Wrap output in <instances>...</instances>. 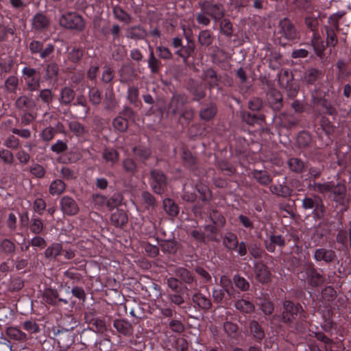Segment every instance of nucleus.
<instances>
[{"label":"nucleus","instance_id":"nucleus-34","mask_svg":"<svg viewBox=\"0 0 351 351\" xmlns=\"http://www.w3.org/2000/svg\"><path fill=\"white\" fill-rule=\"evenodd\" d=\"M16 244L8 239H0V252L8 256H13L16 251Z\"/></svg>","mask_w":351,"mask_h":351},{"label":"nucleus","instance_id":"nucleus-64","mask_svg":"<svg viewBox=\"0 0 351 351\" xmlns=\"http://www.w3.org/2000/svg\"><path fill=\"white\" fill-rule=\"evenodd\" d=\"M322 298L328 302H333L337 297V291L332 286H327L322 291Z\"/></svg>","mask_w":351,"mask_h":351},{"label":"nucleus","instance_id":"nucleus-53","mask_svg":"<svg viewBox=\"0 0 351 351\" xmlns=\"http://www.w3.org/2000/svg\"><path fill=\"white\" fill-rule=\"evenodd\" d=\"M162 251L169 254H175L178 249V243L174 239L162 240L159 243Z\"/></svg>","mask_w":351,"mask_h":351},{"label":"nucleus","instance_id":"nucleus-5","mask_svg":"<svg viewBox=\"0 0 351 351\" xmlns=\"http://www.w3.org/2000/svg\"><path fill=\"white\" fill-rule=\"evenodd\" d=\"M59 25L64 29L82 32L85 28L84 18L75 12H65L58 20Z\"/></svg>","mask_w":351,"mask_h":351},{"label":"nucleus","instance_id":"nucleus-54","mask_svg":"<svg viewBox=\"0 0 351 351\" xmlns=\"http://www.w3.org/2000/svg\"><path fill=\"white\" fill-rule=\"evenodd\" d=\"M59 74V66L55 62L47 64L45 66V79L57 80Z\"/></svg>","mask_w":351,"mask_h":351},{"label":"nucleus","instance_id":"nucleus-42","mask_svg":"<svg viewBox=\"0 0 351 351\" xmlns=\"http://www.w3.org/2000/svg\"><path fill=\"white\" fill-rule=\"evenodd\" d=\"M132 152L136 157L143 163L147 160L152 155L151 149L147 147L142 145L134 147Z\"/></svg>","mask_w":351,"mask_h":351},{"label":"nucleus","instance_id":"nucleus-37","mask_svg":"<svg viewBox=\"0 0 351 351\" xmlns=\"http://www.w3.org/2000/svg\"><path fill=\"white\" fill-rule=\"evenodd\" d=\"M147 64L151 73L153 74L159 73L162 66L161 61L155 56L153 49L151 47H149V54L147 60Z\"/></svg>","mask_w":351,"mask_h":351},{"label":"nucleus","instance_id":"nucleus-4","mask_svg":"<svg viewBox=\"0 0 351 351\" xmlns=\"http://www.w3.org/2000/svg\"><path fill=\"white\" fill-rule=\"evenodd\" d=\"M298 278L302 281H306L311 287L316 288L324 284L325 276L320 274L312 262H306L298 272Z\"/></svg>","mask_w":351,"mask_h":351},{"label":"nucleus","instance_id":"nucleus-12","mask_svg":"<svg viewBox=\"0 0 351 351\" xmlns=\"http://www.w3.org/2000/svg\"><path fill=\"white\" fill-rule=\"evenodd\" d=\"M278 34L280 38H284L287 40H294L299 38V32L296 30L294 25L287 18H284L278 23Z\"/></svg>","mask_w":351,"mask_h":351},{"label":"nucleus","instance_id":"nucleus-2","mask_svg":"<svg viewBox=\"0 0 351 351\" xmlns=\"http://www.w3.org/2000/svg\"><path fill=\"white\" fill-rule=\"evenodd\" d=\"M201 12L196 14L197 23L208 26L210 23V19L215 23L219 22L226 14L224 5L214 0H203L198 2Z\"/></svg>","mask_w":351,"mask_h":351},{"label":"nucleus","instance_id":"nucleus-21","mask_svg":"<svg viewBox=\"0 0 351 351\" xmlns=\"http://www.w3.org/2000/svg\"><path fill=\"white\" fill-rule=\"evenodd\" d=\"M147 36L146 29L141 25L128 27L125 30V37L134 40L145 39Z\"/></svg>","mask_w":351,"mask_h":351},{"label":"nucleus","instance_id":"nucleus-11","mask_svg":"<svg viewBox=\"0 0 351 351\" xmlns=\"http://www.w3.org/2000/svg\"><path fill=\"white\" fill-rule=\"evenodd\" d=\"M24 79L26 82L27 90L36 91L39 90L40 86V73L34 68L25 66L22 71Z\"/></svg>","mask_w":351,"mask_h":351},{"label":"nucleus","instance_id":"nucleus-43","mask_svg":"<svg viewBox=\"0 0 351 351\" xmlns=\"http://www.w3.org/2000/svg\"><path fill=\"white\" fill-rule=\"evenodd\" d=\"M313 141L311 134L306 131H302L299 132L297 139L296 143L297 145L300 148H308L311 146Z\"/></svg>","mask_w":351,"mask_h":351},{"label":"nucleus","instance_id":"nucleus-61","mask_svg":"<svg viewBox=\"0 0 351 351\" xmlns=\"http://www.w3.org/2000/svg\"><path fill=\"white\" fill-rule=\"evenodd\" d=\"M112 125L114 128L120 132H125L128 128V121L120 115L113 119Z\"/></svg>","mask_w":351,"mask_h":351},{"label":"nucleus","instance_id":"nucleus-46","mask_svg":"<svg viewBox=\"0 0 351 351\" xmlns=\"http://www.w3.org/2000/svg\"><path fill=\"white\" fill-rule=\"evenodd\" d=\"M69 130L76 136L82 137L88 133V129L81 123L77 121H71L69 123Z\"/></svg>","mask_w":351,"mask_h":351},{"label":"nucleus","instance_id":"nucleus-7","mask_svg":"<svg viewBox=\"0 0 351 351\" xmlns=\"http://www.w3.org/2000/svg\"><path fill=\"white\" fill-rule=\"evenodd\" d=\"M149 184L152 191L158 195H162L167 187V177L160 169L150 170Z\"/></svg>","mask_w":351,"mask_h":351},{"label":"nucleus","instance_id":"nucleus-36","mask_svg":"<svg viewBox=\"0 0 351 351\" xmlns=\"http://www.w3.org/2000/svg\"><path fill=\"white\" fill-rule=\"evenodd\" d=\"M270 191L277 196L285 198L292 195V189L289 186L285 184V182L282 184L271 185L270 186Z\"/></svg>","mask_w":351,"mask_h":351},{"label":"nucleus","instance_id":"nucleus-55","mask_svg":"<svg viewBox=\"0 0 351 351\" xmlns=\"http://www.w3.org/2000/svg\"><path fill=\"white\" fill-rule=\"evenodd\" d=\"M102 156L106 162H110L112 166L116 164L119 158V152L113 148L105 149Z\"/></svg>","mask_w":351,"mask_h":351},{"label":"nucleus","instance_id":"nucleus-8","mask_svg":"<svg viewBox=\"0 0 351 351\" xmlns=\"http://www.w3.org/2000/svg\"><path fill=\"white\" fill-rule=\"evenodd\" d=\"M278 82L281 88L287 91V96L295 97L299 90V86L293 82V75L288 70L284 71L279 76Z\"/></svg>","mask_w":351,"mask_h":351},{"label":"nucleus","instance_id":"nucleus-60","mask_svg":"<svg viewBox=\"0 0 351 351\" xmlns=\"http://www.w3.org/2000/svg\"><path fill=\"white\" fill-rule=\"evenodd\" d=\"M40 99L43 104H46L48 107L50 106L53 101L54 94L49 88H45L40 91L38 99Z\"/></svg>","mask_w":351,"mask_h":351},{"label":"nucleus","instance_id":"nucleus-52","mask_svg":"<svg viewBox=\"0 0 351 351\" xmlns=\"http://www.w3.org/2000/svg\"><path fill=\"white\" fill-rule=\"evenodd\" d=\"M195 189L199 194V199L204 203H208L212 198V194L208 186L199 183L195 185Z\"/></svg>","mask_w":351,"mask_h":351},{"label":"nucleus","instance_id":"nucleus-18","mask_svg":"<svg viewBox=\"0 0 351 351\" xmlns=\"http://www.w3.org/2000/svg\"><path fill=\"white\" fill-rule=\"evenodd\" d=\"M202 80L206 83L207 88L211 90L219 86V83L221 80V76L211 67L202 71Z\"/></svg>","mask_w":351,"mask_h":351},{"label":"nucleus","instance_id":"nucleus-41","mask_svg":"<svg viewBox=\"0 0 351 351\" xmlns=\"http://www.w3.org/2000/svg\"><path fill=\"white\" fill-rule=\"evenodd\" d=\"M97 334L93 328H84L80 333V341L82 344L87 346L96 340Z\"/></svg>","mask_w":351,"mask_h":351},{"label":"nucleus","instance_id":"nucleus-49","mask_svg":"<svg viewBox=\"0 0 351 351\" xmlns=\"http://www.w3.org/2000/svg\"><path fill=\"white\" fill-rule=\"evenodd\" d=\"M241 118L248 125H254L261 121H264L265 116L264 114H255L249 112H243L241 113Z\"/></svg>","mask_w":351,"mask_h":351},{"label":"nucleus","instance_id":"nucleus-15","mask_svg":"<svg viewBox=\"0 0 351 351\" xmlns=\"http://www.w3.org/2000/svg\"><path fill=\"white\" fill-rule=\"evenodd\" d=\"M313 258L317 262L323 261L326 264H330L337 259V256L336 252L332 249L319 247L314 251Z\"/></svg>","mask_w":351,"mask_h":351},{"label":"nucleus","instance_id":"nucleus-13","mask_svg":"<svg viewBox=\"0 0 351 351\" xmlns=\"http://www.w3.org/2000/svg\"><path fill=\"white\" fill-rule=\"evenodd\" d=\"M84 319L89 325L88 328H93L97 334H103L108 330L105 320L96 317L95 312L93 311L86 312Z\"/></svg>","mask_w":351,"mask_h":351},{"label":"nucleus","instance_id":"nucleus-35","mask_svg":"<svg viewBox=\"0 0 351 351\" xmlns=\"http://www.w3.org/2000/svg\"><path fill=\"white\" fill-rule=\"evenodd\" d=\"M181 158L184 165L190 170H195L197 167V160L195 156L187 149H183L181 153Z\"/></svg>","mask_w":351,"mask_h":351},{"label":"nucleus","instance_id":"nucleus-56","mask_svg":"<svg viewBox=\"0 0 351 351\" xmlns=\"http://www.w3.org/2000/svg\"><path fill=\"white\" fill-rule=\"evenodd\" d=\"M122 166L124 171L129 175L134 176L138 171L137 164L132 158L123 159Z\"/></svg>","mask_w":351,"mask_h":351},{"label":"nucleus","instance_id":"nucleus-40","mask_svg":"<svg viewBox=\"0 0 351 351\" xmlns=\"http://www.w3.org/2000/svg\"><path fill=\"white\" fill-rule=\"evenodd\" d=\"M223 245L228 250H236L239 245L237 236L232 232H227L223 237Z\"/></svg>","mask_w":351,"mask_h":351},{"label":"nucleus","instance_id":"nucleus-6","mask_svg":"<svg viewBox=\"0 0 351 351\" xmlns=\"http://www.w3.org/2000/svg\"><path fill=\"white\" fill-rule=\"evenodd\" d=\"M183 34L187 41V44L184 47L176 50L175 54L182 59L184 64L188 62L189 58L192 56L195 50V43L193 38L192 30L186 28L185 25L182 26Z\"/></svg>","mask_w":351,"mask_h":351},{"label":"nucleus","instance_id":"nucleus-24","mask_svg":"<svg viewBox=\"0 0 351 351\" xmlns=\"http://www.w3.org/2000/svg\"><path fill=\"white\" fill-rule=\"evenodd\" d=\"M265 247L269 252H274L276 246L283 247L286 245L285 237L281 234H270L269 240L264 242Z\"/></svg>","mask_w":351,"mask_h":351},{"label":"nucleus","instance_id":"nucleus-58","mask_svg":"<svg viewBox=\"0 0 351 351\" xmlns=\"http://www.w3.org/2000/svg\"><path fill=\"white\" fill-rule=\"evenodd\" d=\"M29 171L34 178L38 179L43 178L46 174L45 168L38 163H33L29 167Z\"/></svg>","mask_w":351,"mask_h":351},{"label":"nucleus","instance_id":"nucleus-27","mask_svg":"<svg viewBox=\"0 0 351 351\" xmlns=\"http://www.w3.org/2000/svg\"><path fill=\"white\" fill-rule=\"evenodd\" d=\"M332 199L339 205H344L346 202V188L341 184L333 185L331 191Z\"/></svg>","mask_w":351,"mask_h":351},{"label":"nucleus","instance_id":"nucleus-26","mask_svg":"<svg viewBox=\"0 0 351 351\" xmlns=\"http://www.w3.org/2000/svg\"><path fill=\"white\" fill-rule=\"evenodd\" d=\"M298 123V121L293 114L282 112L278 117V125L281 128L291 129L295 127Z\"/></svg>","mask_w":351,"mask_h":351},{"label":"nucleus","instance_id":"nucleus-22","mask_svg":"<svg viewBox=\"0 0 351 351\" xmlns=\"http://www.w3.org/2000/svg\"><path fill=\"white\" fill-rule=\"evenodd\" d=\"M217 110V105L213 102H210L202 106L199 111V117L202 121H209L214 119Z\"/></svg>","mask_w":351,"mask_h":351},{"label":"nucleus","instance_id":"nucleus-19","mask_svg":"<svg viewBox=\"0 0 351 351\" xmlns=\"http://www.w3.org/2000/svg\"><path fill=\"white\" fill-rule=\"evenodd\" d=\"M186 89L193 96V100L195 101H200L206 95V89L202 83L195 81L194 80H190L189 81Z\"/></svg>","mask_w":351,"mask_h":351},{"label":"nucleus","instance_id":"nucleus-3","mask_svg":"<svg viewBox=\"0 0 351 351\" xmlns=\"http://www.w3.org/2000/svg\"><path fill=\"white\" fill-rule=\"evenodd\" d=\"M302 208L311 214L315 221L323 219L326 214V206L322 197L317 194L306 195L302 199Z\"/></svg>","mask_w":351,"mask_h":351},{"label":"nucleus","instance_id":"nucleus-63","mask_svg":"<svg viewBox=\"0 0 351 351\" xmlns=\"http://www.w3.org/2000/svg\"><path fill=\"white\" fill-rule=\"evenodd\" d=\"M58 292L56 289L47 290L44 294L45 302L53 306L58 305Z\"/></svg>","mask_w":351,"mask_h":351},{"label":"nucleus","instance_id":"nucleus-33","mask_svg":"<svg viewBox=\"0 0 351 351\" xmlns=\"http://www.w3.org/2000/svg\"><path fill=\"white\" fill-rule=\"evenodd\" d=\"M5 335L12 340L25 342L28 339L27 335L16 327L7 328Z\"/></svg>","mask_w":351,"mask_h":351},{"label":"nucleus","instance_id":"nucleus-39","mask_svg":"<svg viewBox=\"0 0 351 351\" xmlns=\"http://www.w3.org/2000/svg\"><path fill=\"white\" fill-rule=\"evenodd\" d=\"M66 184L61 179L53 180L49 188V192L52 195H60L66 190Z\"/></svg>","mask_w":351,"mask_h":351},{"label":"nucleus","instance_id":"nucleus-14","mask_svg":"<svg viewBox=\"0 0 351 351\" xmlns=\"http://www.w3.org/2000/svg\"><path fill=\"white\" fill-rule=\"evenodd\" d=\"M60 205L62 213L68 216L76 215L80 211L77 202L69 195H64L60 199Z\"/></svg>","mask_w":351,"mask_h":351},{"label":"nucleus","instance_id":"nucleus-16","mask_svg":"<svg viewBox=\"0 0 351 351\" xmlns=\"http://www.w3.org/2000/svg\"><path fill=\"white\" fill-rule=\"evenodd\" d=\"M254 269L256 279L261 284H267L270 282L271 274L268 267L262 261H256L254 263Z\"/></svg>","mask_w":351,"mask_h":351},{"label":"nucleus","instance_id":"nucleus-30","mask_svg":"<svg viewBox=\"0 0 351 351\" xmlns=\"http://www.w3.org/2000/svg\"><path fill=\"white\" fill-rule=\"evenodd\" d=\"M63 251L62 244L60 243H53L49 245L45 252L44 256L45 258L49 261H56Z\"/></svg>","mask_w":351,"mask_h":351},{"label":"nucleus","instance_id":"nucleus-25","mask_svg":"<svg viewBox=\"0 0 351 351\" xmlns=\"http://www.w3.org/2000/svg\"><path fill=\"white\" fill-rule=\"evenodd\" d=\"M175 275L178 278L181 284L191 285L195 283L197 285V280L193 274L184 267H178L175 271Z\"/></svg>","mask_w":351,"mask_h":351},{"label":"nucleus","instance_id":"nucleus-1","mask_svg":"<svg viewBox=\"0 0 351 351\" xmlns=\"http://www.w3.org/2000/svg\"><path fill=\"white\" fill-rule=\"evenodd\" d=\"M282 313L274 315L272 319L278 320L288 326L293 327L300 333H304L306 330V316L300 303L285 300L282 302Z\"/></svg>","mask_w":351,"mask_h":351},{"label":"nucleus","instance_id":"nucleus-50","mask_svg":"<svg viewBox=\"0 0 351 351\" xmlns=\"http://www.w3.org/2000/svg\"><path fill=\"white\" fill-rule=\"evenodd\" d=\"M253 178L261 185L265 186L269 184L272 178L266 171L254 170L252 172Z\"/></svg>","mask_w":351,"mask_h":351},{"label":"nucleus","instance_id":"nucleus-45","mask_svg":"<svg viewBox=\"0 0 351 351\" xmlns=\"http://www.w3.org/2000/svg\"><path fill=\"white\" fill-rule=\"evenodd\" d=\"M234 306L243 313L250 314L255 311V306L251 302L244 299L237 300Z\"/></svg>","mask_w":351,"mask_h":351},{"label":"nucleus","instance_id":"nucleus-31","mask_svg":"<svg viewBox=\"0 0 351 351\" xmlns=\"http://www.w3.org/2000/svg\"><path fill=\"white\" fill-rule=\"evenodd\" d=\"M32 25L35 30L42 31L49 26V20L43 13H37L32 20Z\"/></svg>","mask_w":351,"mask_h":351},{"label":"nucleus","instance_id":"nucleus-38","mask_svg":"<svg viewBox=\"0 0 351 351\" xmlns=\"http://www.w3.org/2000/svg\"><path fill=\"white\" fill-rule=\"evenodd\" d=\"M214 39L215 37L209 29H204L199 32L197 40L200 46L208 47L213 44Z\"/></svg>","mask_w":351,"mask_h":351},{"label":"nucleus","instance_id":"nucleus-29","mask_svg":"<svg viewBox=\"0 0 351 351\" xmlns=\"http://www.w3.org/2000/svg\"><path fill=\"white\" fill-rule=\"evenodd\" d=\"M113 326L119 333L124 336L130 337L133 334V327L132 324L125 319H114Z\"/></svg>","mask_w":351,"mask_h":351},{"label":"nucleus","instance_id":"nucleus-20","mask_svg":"<svg viewBox=\"0 0 351 351\" xmlns=\"http://www.w3.org/2000/svg\"><path fill=\"white\" fill-rule=\"evenodd\" d=\"M191 300L199 309L202 311H207L212 308L210 298L204 295L199 291H195L192 295Z\"/></svg>","mask_w":351,"mask_h":351},{"label":"nucleus","instance_id":"nucleus-62","mask_svg":"<svg viewBox=\"0 0 351 351\" xmlns=\"http://www.w3.org/2000/svg\"><path fill=\"white\" fill-rule=\"evenodd\" d=\"M233 282L241 291H247L250 289V283L248 281L239 274H236L233 276Z\"/></svg>","mask_w":351,"mask_h":351},{"label":"nucleus","instance_id":"nucleus-17","mask_svg":"<svg viewBox=\"0 0 351 351\" xmlns=\"http://www.w3.org/2000/svg\"><path fill=\"white\" fill-rule=\"evenodd\" d=\"M247 332L251 339L256 343H261L265 337L264 328L256 320H252L249 322Z\"/></svg>","mask_w":351,"mask_h":351},{"label":"nucleus","instance_id":"nucleus-57","mask_svg":"<svg viewBox=\"0 0 351 351\" xmlns=\"http://www.w3.org/2000/svg\"><path fill=\"white\" fill-rule=\"evenodd\" d=\"M30 231L35 234H40L44 230V224L41 219L34 215L29 222Z\"/></svg>","mask_w":351,"mask_h":351},{"label":"nucleus","instance_id":"nucleus-32","mask_svg":"<svg viewBox=\"0 0 351 351\" xmlns=\"http://www.w3.org/2000/svg\"><path fill=\"white\" fill-rule=\"evenodd\" d=\"M287 165L292 172L298 174L302 173L306 168V162L296 157L289 158L287 160Z\"/></svg>","mask_w":351,"mask_h":351},{"label":"nucleus","instance_id":"nucleus-10","mask_svg":"<svg viewBox=\"0 0 351 351\" xmlns=\"http://www.w3.org/2000/svg\"><path fill=\"white\" fill-rule=\"evenodd\" d=\"M263 83H265L269 88L266 95L268 106L275 111L280 110L283 106V98L281 93L278 90L270 87V82L266 78L263 80Z\"/></svg>","mask_w":351,"mask_h":351},{"label":"nucleus","instance_id":"nucleus-28","mask_svg":"<svg viewBox=\"0 0 351 351\" xmlns=\"http://www.w3.org/2000/svg\"><path fill=\"white\" fill-rule=\"evenodd\" d=\"M76 96L75 90L69 86H64L60 90L58 101L61 105L69 106Z\"/></svg>","mask_w":351,"mask_h":351},{"label":"nucleus","instance_id":"nucleus-9","mask_svg":"<svg viewBox=\"0 0 351 351\" xmlns=\"http://www.w3.org/2000/svg\"><path fill=\"white\" fill-rule=\"evenodd\" d=\"M187 103L188 97L186 94L173 93L167 106V114L175 117L183 110V107Z\"/></svg>","mask_w":351,"mask_h":351},{"label":"nucleus","instance_id":"nucleus-47","mask_svg":"<svg viewBox=\"0 0 351 351\" xmlns=\"http://www.w3.org/2000/svg\"><path fill=\"white\" fill-rule=\"evenodd\" d=\"M113 14L117 20L125 23H130L132 17L126 12L121 6L117 5L112 7Z\"/></svg>","mask_w":351,"mask_h":351},{"label":"nucleus","instance_id":"nucleus-59","mask_svg":"<svg viewBox=\"0 0 351 351\" xmlns=\"http://www.w3.org/2000/svg\"><path fill=\"white\" fill-rule=\"evenodd\" d=\"M15 106L19 110H30L33 107V101L27 96L23 95L16 99Z\"/></svg>","mask_w":351,"mask_h":351},{"label":"nucleus","instance_id":"nucleus-48","mask_svg":"<svg viewBox=\"0 0 351 351\" xmlns=\"http://www.w3.org/2000/svg\"><path fill=\"white\" fill-rule=\"evenodd\" d=\"M162 206L166 213L171 217H176L179 213V207L175 202L170 199L166 198L163 200Z\"/></svg>","mask_w":351,"mask_h":351},{"label":"nucleus","instance_id":"nucleus-51","mask_svg":"<svg viewBox=\"0 0 351 351\" xmlns=\"http://www.w3.org/2000/svg\"><path fill=\"white\" fill-rule=\"evenodd\" d=\"M322 76V73L320 70L312 68L308 69L304 74V82L307 84H313L315 82Z\"/></svg>","mask_w":351,"mask_h":351},{"label":"nucleus","instance_id":"nucleus-44","mask_svg":"<svg viewBox=\"0 0 351 351\" xmlns=\"http://www.w3.org/2000/svg\"><path fill=\"white\" fill-rule=\"evenodd\" d=\"M257 304L259 306L260 310L265 315H270L274 312V304L268 298L263 297L258 298Z\"/></svg>","mask_w":351,"mask_h":351},{"label":"nucleus","instance_id":"nucleus-23","mask_svg":"<svg viewBox=\"0 0 351 351\" xmlns=\"http://www.w3.org/2000/svg\"><path fill=\"white\" fill-rule=\"evenodd\" d=\"M110 223L118 228H123L128 221L127 213L123 209H117L110 215Z\"/></svg>","mask_w":351,"mask_h":351}]
</instances>
